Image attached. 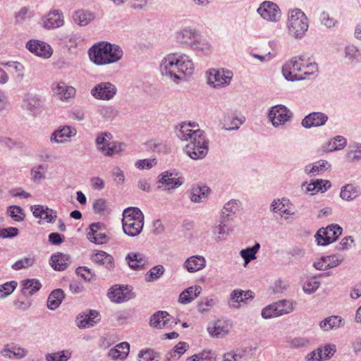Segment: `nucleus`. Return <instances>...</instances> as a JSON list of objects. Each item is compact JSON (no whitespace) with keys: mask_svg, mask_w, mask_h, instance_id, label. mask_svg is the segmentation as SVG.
<instances>
[{"mask_svg":"<svg viewBox=\"0 0 361 361\" xmlns=\"http://www.w3.org/2000/svg\"><path fill=\"white\" fill-rule=\"evenodd\" d=\"M23 107L32 114H37L43 106V102L37 95L27 94L23 102Z\"/></svg>","mask_w":361,"mask_h":361,"instance_id":"nucleus-26","label":"nucleus"},{"mask_svg":"<svg viewBox=\"0 0 361 361\" xmlns=\"http://www.w3.org/2000/svg\"><path fill=\"white\" fill-rule=\"evenodd\" d=\"M159 69L163 76L178 84L193 74L195 66L188 56L170 54L162 59Z\"/></svg>","mask_w":361,"mask_h":361,"instance_id":"nucleus-2","label":"nucleus"},{"mask_svg":"<svg viewBox=\"0 0 361 361\" xmlns=\"http://www.w3.org/2000/svg\"><path fill=\"white\" fill-rule=\"evenodd\" d=\"M257 13L264 20L270 22H277L281 18L279 7L271 1H264L257 9Z\"/></svg>","mask_w":361,"mask_h":361,"instance_id":"nucleus-14","label":"nucleus"},{"mask_svg":"<svg viewBox=\"0 0 361 361\" xmlns=\"http://www.w3.org/2000/svg\"><path fill=\"white\" fill-rule=\"evenodd\" d=\"M229 221L220 218L219 224L215 226L212 232L215 235V239L219 241L225 240L229 233L228 223Z\"/></svg>","mask_w":361,"mask_h":361,"instance_id":"nucleus-37","label":"nucleus"},{"mask_svg":"<svg viewBox=\"0 0 361 361\" xmlns=\"http://www.w3.org/2000/svg\"><path fill=\"white\" fill-rule=\"evenodd\" d=\"M125 145L121 142H111L109 146L101 148L104 156L113 157L124 150Z\"/></svg>","mask_w":361,"mask_h":361,"instance_id":"nucleus-47","label":"nucleus"},{"mask_svg":"<svg viewBox=\"0 0 361 361\" xmlns=\"http://www.w3.org/2000/svg\"><path fill=\"white\" fill-rule=\"evenodd\" d=\"M343 260V257L341 255L326 256L322 257L318 262H314V267L319 270H325L337 267Z\"/></svg>","mask_w":361,"mask_h":361,"instance_id":"nucleus-21","label":"nucleus"},{"mask_svg":"<svg viewBox=\"0 0 361 361\" xmlns=\"http://www.w3.org/2000/svg\"><path fill=\"white\" fill-rule=\"evenodd\" d=\"M113 135L109 132H102L97 135L95 144L97 149L102 153L101 148L109 146L112 142Z\"/></svg>","mask_w":361,"mask_h":361,"instance_id":"nucleus-51","label":"nucleus"},{"mask_svg":"<svg viewBox=\"0 0 361 361\" xmlns=\"http://www.w3.org/2000/svg\"><path fill=\"white\" fill-rule=\"evenodd\" d=\"M201 291L200 286L189 287L179 295L178 302L183 305L189 304L200 295Z\"/></svg>","mask_w":361,"mask_h":361,"instance_id":"nucleus-27","label":"nucleus"},{"mask_svg":"<svg viewBox=\"0 0 361 361\" xmlns=\"http://www.w3.org/2000/svg\"><path fill=\"white\" fill-rule=\"evenodd\" d=\"M328 119V116L324 113L312 112L302 120L301 125L305 128L319 127L324 126Z\"/></svg>","mask_w":361,"mask_h":361,"instance_id":"nucleus-18","label":"nucleus"},{"mask_svg":"<svg viewBox=\"0 0 361 361\" xmlns=\"http://www.w3.org/2000/svg\"><path fill=\"white\" fill-rule=\"evenodd\" d=\"M207 261L203 256L193 255L185 261L183 267L188 272L194 273L203 269Z\"/></svg>","mask_w":361,"mask_h":361,"instance_id":"nucleus-22","label":"nucleus"},{"mask_svg":"<svg viewBox=\"0 0 361 361\" xmlns=\"http://www.w3.org/2000/svg\"><path fill=\"white\" fill-rule=\"evenodd\" d=\"M207 84L216 89H221L231 84L233 73L227 69H209L207 72Z\"/></svg>","mask_w":361,"mask_h":361,"instance_id":"nucleus-7","label":"nucleus"},{"mask_svg":"<svg viewBox=\"0 0 361 361\" xmlns=\"http://www.w3.org/2000/svg\"><path fill=\"white\" fill-rule=\"evenodd\" d=\"M295 302L291 300H282L275 302L278 315L287 314L295 309Z\"/></svg>","mask_w":361,"mask_h":361,"instance_id":"nucleus-45","label":"nucleus"},{"mask_svg":"<svg viewBox=\"0 0 361 361\" xmlns=\"http://www.w3.org/2000/svg\"><path fill=\"white\" fill-rule=\"evenodd\" d=\"M190 48L204 54H207L211 51L212 46L206 39L201 38L199 35L195 42L192 44Z\"/></svg>","mask_w":361,"mask_h":361,"instance_id":"nucleus-50","label":"nucleus"},{"mask_svg":"<svg viewBox=\"0 0 361 361\" xmlns=\"http://www.w3.org/2000/svg\"><path fill=\"white\" fill-rule=\"evenodd\" d=\"M130 345L128 342H122L111 348L108 353L112 360H123L129 354Z\"/></svg>","mask_w":361,"mask_h":361,"instance_id":"nucleus-29","label":"nucleus"},{"mask_svg":"<svg viewBox=\"0 0 361 361\" xmlns=\"http://www.w3.org/2000/svg\"><path fill=\"white\" fill-rule=\"evenodd\" d=\"M209 188L206 186L194 188L191 190L190 200L193 202H201L207 197Z\"/></svg>","mask_w":361,"mask_h":361,"instance_id":"nucleus-53","label":"nucleus"},{"mask_svg":"<svg viewBox=\"0 0 361 361\" xmlns=\"http://www.w3.org/2000/svg\"><path fill=\"white\" fill-rule=\"evenodd\" d=\"M91 259L93 262L102 265L109 270L114 267L113 257L104 251H98L92 253Z\"/></svg>","mask_w":361,"mask_h":361,"instance_id":"nucleus-28","label":"nucleus"},{"mask_svg":"<svg viewBox=\"0 0 361 361\" xmlns=\"http://www.w3.org/2000/svg\"><path fill=\"white\" fill-rule=\"evenodd\" d=\"M292 116V112L281 104L272 106L268 114L269 119L275 128L284 125L290 120Z\"/></svg>","mask_w":361,"mask_h":361,"instance_id":"nucleus-10","label":"nucleus"},{"mask_svg":"<svg viewBox=\"0 0 361 361\" xmlns=\"http://www.w3.org/2000/svg\"><path fill=\"white\" fill-rule=\"evenodd\" d=\"M342 231V228L338 224L319 228L314 235L317 245L325 246L336 241Z\"/></svg>","mask_w":361,"mask_h":361,"instance_id":"nucleus-9","label":"nucleus"},{"mask_svg":"<svg viewBox=\"0 0 361 361\" xmlns=\"http://www.w3.org/2000/svg\"><path fill=\"white\" fill-rule=\"evenodd\" d=\"M238 203L235 200H231L224 204L223 209L221 210V219L230 221L232 216L238 210Z\"/></svg>","mask_w":361,"mask_h":361,"instance_id":"nucleus-42","label":"nucleus"},{"mask_svg":"<svg viewBox=\"0 0 361 361\" xmlns=\"http://www.w3.org/2000/svg\"><path fill=\"white\" fill-rule=\"evenodd\" d=\"M17 282L12 281L0 285V298H4L11 294L17 286Z\"/></svg>","mask_w":361,"mask_h":361,"instance_id":"nucleus-60","label":"nucleus"},{"mask_svg":"<svg viewBox=\"0 0 361 361\" xmlns=\"http://www.w3.org/2000/svg\"><path fill=\"white\" fill-rule=\"evenodd\" d=\"M260 248V244L256 243L252 247L243 249L240 252V255L244 259V266L246 267L252 260L257 258L256 254Z\"/></svg>","mask_w":361,"mask_h":361,"instance_id":"nucleus-43","label":"nucleus"},{"mask_svg":"<svg viewBox=\"0 0 361 361\" xmlns=\"http://www.w3.org/2000/svg\"><path fill=\"white\" fill-rule=\"evenodd\" d=\"M244 121V117L234 116L231 120H229L228 116H224L220 121V125L226 130H238Z\"/></svg>","mask_w":361,"mask_h":361,"instance_id":"nucleus-38","label":"nucleus"},{"mask_svg":"<svg viewBox=\"0 0 361 361\" xmlns=\"http://www.w3.org/2000/svg\"><path fill=\"white\" fill-rule=\"evenodd\" d=\"M54 91L61 100H66L73 97L75 90L71 86L66 85L64 82H59L54 88Z\"/></svg>","mask_w":361,"mask_h":361,"instance_id":"nucleus-35","label":"nucleus"},{"mask_svg":"<svg viewBox=\"0 0 361 361\" xmlns=\"http://www.w3.org/2000/svg\"><path fill=\"white\" fill-rule=\"evenodd\" d=\"M129 267L133 269H144L148 264L147 257L142 253L131 252L126 257Z\"/></svg>","mask_w":361,"mask_h":361,"instance_id":"nucleus-24","label":"nucleus"},{"mask_svg":"<svg viewBox=\"0 0 361 361\" xmlns=\"http://www.w3.org/2000/svg\"><path fill=\"white\" fill-rule=\"evenodd\" d=\"M176 136L187 144L185 153L192 159H202L208 153L209 143L205 133L195 122H183L176 127Z\"/></svg>","mask_w":361,"mask_h":361,"instance_id":"nucleus-1","label":"nucleus"},{"mask_svg":"<svg viewBox=\"0 0 361 361\" xmlns=\"http://www.w3.org/2000/svg\"><path fill=\"white\" fill-rule=\"evenodd\" d=\"M122 226L124 233L131 237L138 235L144 226V215L137 207H128L123 212Z\"/></svg>","mask_w":361,"mask_h":361,"instance_id":"nucleus-4","label":"nucleus"},{"mask_svg":"<svg viewBox=\"0 0 361 361\" xmlns=\"http://www.w3.org/2000/svg\"><path fill=\"white\" fill-rule=\"evenodd\" d=\"M346 158L350 162H357L361 160V144L355 142L350 145L346 154Z\"/></svg>","mask_w":361,"mask_h":361,"instance_id":"nucleus-48","label":"nucleus"},{"mask_svg":"<svg viewBox=\"0 0 361 361\" xmlns=\"http://www.w3.org/2000/svg\"><path fill=\"white\" fill-rule=\"evenodd\" d=\"M98 112L102 118L109 121L114 120L118 115V109L111 105L100 106Z\"/></svg>","mask_w":361,"mask_h":361,"instance_id":"nucleus-52","label":"nucleus"},{"mask_svg":"<svg viewBox=\"0 0 361 361\" xmlns=\"http://www.w3.org/2000/svg\"><path fill=\"white\" fill-rule=\"evenodd\" d=\"M111 301L116 303L126 302L135 298V294L127 286L115 285L112 286L107 294Z\"/></svg>","mask_w":361,"mask_h":361,"instance_id":"nucleus-12","label":"nucleus"},{"mask_svg":"<svg viewBox=\"0 0 361 361\" xmlns=\"http://www.w3.org/2000/svg\"><path fill=\"white\" fill-rule=\"evenodd\" d=\"M169 314L166 311H159L154 314L150 318V325L157 329H162L169 322Z\"/></svg>","mask_w":361,"mask_h":361,"instance_id":"nucleus-34","label":"nucleus"},{"mask_svg":"<svg viewBox=\"0 0 361 361\" xmlns=\"http://www.w3.org/2000/svg\"><path fill=\"white\" fill-rule=\"evenodd\" d=\"M158 182L161 184L159 187V188L164 191L171 192L183 185V178L180 177L177 173L165 171L159 176Z\"/></svg>","mask_w":361,"mask_h":361,"instance_id":"nucleus-13","label":"nucleus"},{"mask_svg":"<svg viewBox=\"0 0 361 361\" xmlns=\"http://www.w3.org/2000/svg\"><path fill=\"white\" fill-rule=\"evenodd\" d=\"M72 351L69 349L47 353L45 355L46 361H68L72 357Z\"/></svg>","mask_w":361,"mask_h":361,"instance_id":"nucleus-44","label":"nucleus"},{"mask_svg":"<svg viewBox=\"0 0 361 361\" xmlns=\"http://www.w3.org/2000/svg\"><path fill=\"white\" fill-rule=\"evenodd\" d=\"M77 134V130L71 126H64L55 130L50 136L51 143L61 144L68 142Z\"/></svg>","mask_w":361,"mask_h":361,"instance_id":"nucleus-16","label":"nucleus"},{"mask_svg":"<svg viewBox=\"0 0 361 361\" xmlns=\"http://www.w3.org/2000/svg\"><path fill=\"white\" fill-rule=\"evenodd\" d=\"M26 48L37 56L49 59L53 54V50L49 44L37 39H30L26 43Z\"/></svg>","mask_w":361,"mask_h":361,"instance_id":"nucleus-15","label":"nucleus"},{"mask_svg":"<svg viewBox=\"0 0 361 361\" xmlns=\"http://www.w3.org/2000/svg\"><path fill=\"white\" fill-rule=\"evenodd\" d=\"M331 168V164L326 160H319L312 165H307L305 168V172L310 176L318 175Z\"/></svg>","mask_w":361,"mask_h":361,"instance_id":"nucleus-32","label":"nucleus"},{"mask_svg":"<svg viewBox=\"0 0 361 361\" xmlns=\"http://www.w3.org/2000/svg\"><path fill=\"white\" fill-rule=\"evenodd\" d=\"M10 216L16 221H22L24 219L23 210L20 207L12 205L8 208Z\"/></svg>","mask_w":361,"mask_h":361,"instance_id":"nucleus-63","label":"nucleus"},{"mask_svg":"<svg viewBox=\"0 0 361 361\" xmlns=\"http://www.w3.org/2000/svg\"><path fill=\"white\" fill-rule=\"evenodd\" d=\"M243 290L236 289L231 292L230 295L229 306L233 309H238L241 303H243L242 298Z\"/></svg>","mask_w":361,"mask_h":361,"instance_id":"nucleus-54","label":"nucleus"},{"mask_svg":"<svg viewBox=\"0 0 361 361\" xmlns=\"http://www.w3.org/2000/svg\"><path fill=\"white\" fill-rule=\"evenodd\" d=\"M343 325V319L338 316L329 317L319 323V327L324 331L336 329Z\"/></svg>","mask_w":361,"mask_h":361,"instance_id":"nucleus-31","label":"nucleus"},{"mask_svg":"<svg viewBox=\"0 0 361 361\" xmlns=\"http://www.w3.org/2000/svg\"><path fill=\"white\" fill-rule=\"evenodd\" d=\"M289 204L290 200L283 197L274 200L271 204V209L274 213L281 212L280 215L281 216H283V214L293 215L294 213L286 208Z\"/></svg>","mask_w":361,"mask_h":361,"instance_id":"nucleus-33","label":"nucleus"},{"mask_svg":"<svg viewBox=\"0 0 361 361\" xmlns=\"http://www.w3.org/2000/svg\"><path fill=\"white\" fill-rule=\"evenodd\" d=\"M199 35L200 33L196 29L187 27L177 32L176 39L178 43L188 44L191 47L192 44L195 42Z\"/></svg>","mask_w":361,"mask_h":361,"instance_id":"nucleus-19","label":"nucleus"},{"mask_svg":"<svg viewBox=\"0 0 361 361\" xmlns=\"http://www.w3.org/2000/svg\"><path fill=\"white\" fill-rule=\"evenodd\" d=\"M35 259L34 257H26L23 259L18 260L13 265L12 268L14 270H20L21 269H26L30 267L34 264Z\"/></svg>","mask_w":361,"mask_h":361,"instance_id":"nucleus-59","label":"nucleus"},{"mask_svg":"<svg viewBox=\"0 0 361 361\" xmlns=\"http://www.w3.org/2000/svg\"><path fill=\"white\" fill-rule=\"evenodd\" d=\"M39 23L42 27L47 30L61 27L64 25L63 13L59 9H52L40 18Z\"/></svg>","mask_w":361,"mask_h":361,"instance_id":"nucleus-11","label":"nucleus"},{"mask_svg":"<svg viewBox=\"0 0 361 361\" xmlns=\"http://www.w3.org/2000/svg\"><path fill=\"white\" fill-rule=\"evenodd\" d=\"M232 324L229 321L217 320L209 325L207 331L212 337L223 338L229 333Z\"/></svg>","mask_w":361,"mask_h":361,"instance_id":"nucleus-17","label":"nucleus"},{"mask_svg":"<svg viewBox=\"0 0 361 361\" xmlns=\"http://www.w3.org/2000/svg\"><path fill=\"white\" fill-rule=\"evenodd\" d=\"M310 57L306 54L294 56L287 61L282 68L284 78L289 81H296L302 78L300 75L305 62H308Z\"/></svg>","mask_w":361,"mask_h":361,"instance_id":"nucleus-6","label":"nucleus"},{"mask_svg":"<svg viewBox=\"0 0 361 361\" xmlns=\"http://www.w3.org/2000/svg\"><path fill=\"white\" fill-rule=\"evenodd\" d=\"M64 298V293L61 289L53 290L47 299V307L51 310L57 309Z\"/></svg>","mask_w":361,"mask_h":361,"instance_id":"nucleus-40","label":"nucleus"},{"mask_svg":"<svg viewBox=\"0 0 361 361\" xmlns=\"http://www.w3.org/2000/svg\"><path fill=\"white\" fill-rule=\"evenodd\" d=\"M88 54L94 63L102 66L117 62L123 57V52L118 45L101 42L93 45Z\"/></svg>","mask_w":361,"mask_h":361,"instance_id":"nucleus-3","label":"nucleus"},{"mask_svg":"<svg viewBox=\"0 0 361 361\" xmlns=\"http://www.w3.org/2000/svg\"><path fill=\"white\" fill-rule=\"evenodd\" d=\"M118 92L116 86L109 82L103 81L96 84L90 90L91 95L97 100L110 101Z\"/></svg>","mask_w":361,"mask_h":361,"instance_id":"nucleus-8","label":"nucleus"},{"mask_svg":"<svg viewBox=\"0 0 361 361\" xmlns=\"http://www.w3.org/2000/svg\"><path fill=\"white\" fill-rule=\"evenodd\" d=\"M344 57L349 63L356 64L360 61L361 53L356 46L349 44L344 48Z\"/></svg>","mask_w":361,"mask_h":361,"instance_id":"nucleus-36","label":"nucleus"},{"mask_svg":"<svg viewBox=\"0 0 361 361\" xmlns=\"http://www.w3.org/2000/svg\"><path fill=\"white\" fill-rule=\"evenodd\" d=\"M319 20L321 24L327 28H332L335 27L338 21L334 17L331 16L327 11H322L319 16Z\"/></svg>","mask_w":361,"mask_h":361,"instance_id":"nucleus-56","label":"nucleus"},{"mask_svg":"<svg viewBox=\"0 0 361 361\" xmlns=\"http://www.w3.org/2000/svg\"><path fill=\"white\" fill-rule=\"evenodd\" d=\"M347 140L341 135H337L322 146L324 152L341 150L345 147Z\"/></svg>","mask_w":361,"mask_h":361,"instance_id":"nucleus-30","label":"nucleus"},{"mask_svg":"<svg viewBox=\"0 0 361 361\" xmlns=\"http://www.w3.org/2000/svg\"><path fill=\"white\" fill-rule=\"evenodd\" d=\"M215 357L210 351H202L189 357L186 361H215Z\"/></svg>","mask_w":361,"mask_h":361,"instance_id":"nucleus-57","label":"nucleus"},{"mask_svg":"<svg viewBox=\"0 0 361 361\" xmlns=\"http://www.w3.org/2000/svg\"><path fill=\"white\" fill-rule=\"evenodd\" d=\"M288 34L295 39H302L309 28L308 18L298 8L289 11L287 20Z\"/></svg>","mask_w":361,"mask_h":361,"instance_id":"nucleus-5","label":"nucleus"},{"mask_svg":"<svg viewBox=\"0 0 361 361\" xmlns=\"http://www.w3.org/2000/svg\"><path fill=\"white\" fill-rule=\"evenodd\" d=\"M360 195V188L353 184H348L341 188L340 197L345 201H352Z\"/></svg>","mask_w":361,"mask_h":361,"instance_id":"nucleus-41","label":"nucleus"},{"mask_svg":"<svg viewBox=\"0 0 361 361\" xmlns=\"http://www.w3.org/2000/svg\"><path fill=\"white\" fill-rule=\"evenodd\" d=\"M138 357L140 361H158L159 354L151 349H145L141 350Z\"/></svg>","mask_w":361,"mask_h":361,"instance_id":"nucleus-62","label":"nucleus"},{"mask_svg":"<svg viewBox=\"0 0 361 361\" xmlns=\"http://www.w3.org/2000/svg\"><path fill=\"white\" fill-rule=\"evenodd\" d=\"M1 355L5 357L20 359L27 355V350L20 347H15L12 349L5 348L1 350Z\"/></svg>","mask_w":361,"mask_h":361,"instance_id":"nucleus-49","label":"nucleus"},{"mask_svg":"<svg viewBox=\"0 0 361 361\" xmlns=\"http://www.w3.org/2000/svg\"><path fill=\"white\" fill-rule=\"evenodd\" d=\"M22 292L25 295H32L38 291L42 285L40 282L35 279H27L22 282Z\"/></svg>","mask_w":361,"mask_h":361,"instance_id":"nucleus-39","label":"nucleus"},{"mask_svg":"<svg viewBox=\"0 0 361 361\" xmlns=\"http://www.w3.org/2000/svg\"><path fill=\"white\" fill-rule=\"evenodd\" d=\"M32 17V13L27 7H22L15 15L17 23H23Z\"/></svg>","mask_w":361,"mask_h":361,"instance_id":"nucleus-61","label":"nucleus"},{"mask_svg":"<svg viewBox=\"0 0 361 361\" xmlns=\"http://www.w3.org/2000/svg\"><path fill=\"white\" fill-rule=\"evenodd\" d=\"M318 72V66L317 63L315 62L310 61V59H309L308 62H305L304 64L302 72H300V75H302L301 79H299V80H303L310 79V76L315 75Z\"/></svg>","mask_w":361,"mask_h":361,"instance_id":"nucleus-46","label":"nucleus"},{"mask_svg":"<svg viewBox=\"0 0 361 361\" xmlns=\"http://www.w3.org/2000/svg\"><path fill=\"white\" fill-rule=\"evenodd\" d=\"M98 317L99 312L97 311L90 310L88 312L77 317L76 325L80 329L93 326L99 320Z\"/></svg>","mask_w":361,"mask_h":361,"instance_id":"nucleus-20","label":"nucleus"},{"mask_svg":"<svg viewBox=\"0 0 361 361\" xmlns=\"http://www.w3.org/2000/svg\"><path fill=\"white\" fill-rule=\"evenodd\" d=\"M319 284V282L316 281L315 278H311L305 283L303 290L307 294H311L317 290Z\"/></svg>","mask_w":361,"mask_h":361,"instance_id":"nucleus-64","label":"nucleus"},{"mask_svg":"<svg viewBox=\"0 0 361 361\" xmlns=\"http://www.w3.org/2000/svg\"><path fill=\"white\" fill-rule=\"evenodd\" d=\"M70 262V256L61 252H56L51 255L49 264L56 271L65 270Z\"/></svg>","mask_w":361,"mask_h":361,"instance_id":"nucleus-25","label":"nucleus"},{"mask_svg":"<svg viewBox=\"0 0 361 361\" xmlns=\"http://www.w3.org/2000/svg\"><path fill=\"white\" fill-rule=\"evenodd\" d=\"M46 171L47 168L44 165L39 164L34 166L33 168H32L30 171L32 180L36 182L39 180L44 179L45 178Z\"/></svg>","mask_w":361,"mask_h":361,"instance_id":"nucleus-58","label":"nucleus"},{"mask_svg":"<svg viewBox=\"0 0 361 361\" xmlns=\"http://www.w3.org/2000/svg\"><path fill=\"white\" fill-rule=\"evenodd\" d=\"M72 18L77 25L80 27H83L93 21L95 18V15L90 11L78 9L74 11Z\"/></svg>","mask_w":361,"mask_h":361,"instance_id":"nucleus-23","label":"nucleus"},{"mask_svg":"<svg viewBox=\"0 0 361 361\" xmlns=\"http://www.w3.org/2000/svg\"><path fill=\"white\" fill-rule=\"evenodd\" d=\"M165 269L162 265H157L152 267L145 275V279L147 282H152L160 278Z\"/></svg>","mask_w":361,"mask_h":361,"instance_id":"nucleus-55","label":"nucleus"}]
</instances>
